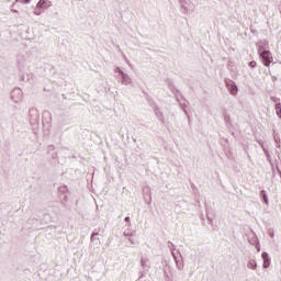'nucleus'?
Listing matches in <instances>:
<instances>
[{"label":"nucleus","instance_id":"f3484780","mask_svg":"<svg viewBox=\"0 0 281 281\" xmlns=\"http://www.w3.org/2000/svg\"><path fill=\"white\" fill-rule=\"evenodd\" d=\"M274 142H276L277 144H280V137L274 136Z\"/></svg>","mask_w":281,"mask_h":281},{"label":"nucleus","instance_id":"f257e3e1","mask_svg":"<svg viewBox=\"0 0 281 281\" xmlns=\"http://www.w3.org/2000/svg\"><path fill=\"white\" fill-rule=\"evenodd\" d=\"M259 58H261L262 65L265 67H270L271 63H273V55L269 50H262V47L258 48Z\"/></svg>","mask_w":281,"mask_h":281},{"label":"nucleus","instance_id":"20e7f679","mask_svg":"<svg viewBox=\"0 0 281 281\" xmlns=\"http://www.w3.org/2000/svg\"><path fill=\"white\" fill-rule=\"evenodd\" d=\"M226 87L228 89V91L231 92L232 95H237L238 94V87L236 86V83L234 81H228L226 83Z\"/></svg>","mask_w":281,"mask_h":281},{"label":"nucleus","instance_id":"7ed1b4c3","mask_svg":"<svg viewBox=\"0 0 281 281\" xmlns=\"http://www.w3.org/2000/svg\"><path fill=\"white\" fill-rule=\"evenodd\" d=\"M121 78H122V85H124L125 87H128V85H133V78H131V76H128V74L126 72H121Z\"/></svg>","mask_w":281,"mask_h":281},{"label":"nucleus","instance_id":"4468645a","mask_svg":"<svg viewBox=\"0 0 281 281\" xmlns=\"http://www.w3.org/2000/svg\"><path fill=\"white\" fill-rule=\"evenodd\" d=\"M15 3H30V0H15Z\"/></svg>","mask_w":281,"mask_h":281},{"label":"nucleus","instance_id":"2eb2a0df","mask_svg":"<svg viewBox=\"0 0 281 281\" xmlns=\"http://www.w3.org/2000/svg\"><path fill=\"white\" fill-rule=\"evenodd\" d=\"M33 14H35V16H41L42 12L38 11L37 9H35V11L33 12Z\"/></svg>","mask_w":281,"mask_h":281},{"label":"nucleus","instance_id":"6ab92c4d","mask_svg":"<svg viewBox=\"0 0 281 281\" xmlns=\"http://www.w3.org/2000/svg\"><path fill=\"white\" fill-rule=\"evenodd\" d=\"M95 236H98V233H93L91 236V240H93V238H95Z\"/></svg>","mask_w":281,"mask_h":281},{"label":"nucleus","instance_id":"9d476101","mask_svg":"<svg viewBox=\"0 0 281 281\" xmlns=\"http://www.w3.org/2000/svg\"><path fill=\"white\" fill-rule=\"evenodd\" d=\"M261 195H262V199H263L266 205H269V196L267 195V191L262 190Z\"/></svg>","mask_w":281,"mask_h":281},{"label":"nucleus","instance_id":"aec40b11","mask_svg":"<svg viewBox=\"0 0 281 281\" xmlns=\"http://www.w3.org/2000/svg\"><path fill=\"white\" fill-rule=\"evenodd\" d=\"M125 221L128 223V221H131V217L126 216Z\"/></svg>","mask_w":281,"mask_h":281},{"label":"nucleus","instance_id":"f03ea898","mask_svg":"<svg viewBox=\"0 0 281 281\" xmlns=\"http://www.w3.org/2000/svg\"><path fill=\"white\" fill-rule=\"evenodd\" d=\"M11 100L15 102V104L23 102V90H21L20 88H15L11 92Z\"/></svg>","mask_w":281,"mask_h":281},{"label":"nucleus","instance_id":"412c9836","mask_svg":"<svg viewBox=\"0 0 281 281\" xmlns=\"http://www.w3.org/2000/svg\"><path fill=\"white\" fill-rule=\"evenodd\" d=\"M124 236H131V233H126V232H125V233H124Z\"/></svg>","mask_w":281,"mask_h":281},{"label":"nucleus","instance_id":"39448f33","mask_svg":"<svg viewBox=\"0 0 281 281\" xmlns=\"http://www.w3.org/2000/svg\"><path fill=\"white\" fill-rule=\"evenodd\" d=\"M261 258L263 260V263H262L263 269H269V267H271V259L269 258V254L262 252Z\"/></svg>","mask_w":281,"mask_h":281},{"label":"nucleus","instance_id":"ddd939ff","mask_svg":"<svg viewBox=\"0 0 281 281\" xmlns=\"http://www.w3.org/2000/svg\"><path fill=\"white\" fill-rule=\"evenodd\" d=\"M115 74H117L119 77L122 78V74H124V71H123L122 69H120V68H116V69H115Z\"/></svg>","mask_w":281,"mask_h":281},{"label":"nucleus","instance_id":"9b49d317","mask_svg":"<svg viewBox=\"0 0 281 281\" xmlns=\"http://www.w3.org/2000/svg\"><path fill=\"white\" fill-rule=\"evenodd\" d=\"M274 109H276V113H277L278 117H280V120H281V104L276 103Z\"/></svg>","mask_w":281,"mask_h":281},{"label":"nucleus","instance_id":"f8f14e48","mask_svg":"<svg viewBox=\"0 0 281 281\" xmlns=\"http://www.w3.org/2000/svg\"><path fill=\"white\" fill-rule=\"evenodd\" d=\"M224 122H226L227 124H232V117H229L228 114H224Z\"/></svg>","mask_w":281,"mask_h":281},{"label":"nucleus","instance_id":"4be33fe9","mask_svg":"<svg viewBox=\"0 0 281 281\" xmlns=\"http://www.w3.org/2000/svg\"><path fill=\"white\" fill-rule=\"evenodd\" d=\"M257 251H260V247L257 248Z\"/></svg>","mask_w":281,"mask_h":281},{"label":"nucleus","instance_id":"0eeeda50","mask_svg":"<svg viewBox=\"0 0 281 281\" xmlns=\"http://www.w3.org/2000/svg\"><path fill=\"white\" fill-rule=\"evenodd\" d=\"M172 256H173V260L176 262V267L178 271H183V267H184L183 259L182 258L179 259V257H177L175 254H172Z\"/></svg>","mask_w":281,"mask_h":281},{"label":"nucleus","instance_id":"a211bd4d","mask_svg":"<svg viewBox=\"0 0 281 281\" xmlns=\"http://www.w3.org/2000/svg\"><path fill=\"white\" fill-rule=\"evenodd\" d=\"M11 12H13L14 14H19V11L15 9H11Z\"/></svg>","mask_w":281,"mask_h":281},{"label":"nucleus","instance_id":"1a4fd4ad","mask_svg":"<svg viewBox=\"0 0 281 281\" xmlns=\"http://www.w3.org/2000/svg\"><path fill=\"white\" fill-rule=\"evenodd\" d=\"M140 265L143 269H150V261L148 259H142Z\"/></svg>","mask_w":281,"mask_h":281},{"label":"nucleus","instance_id":"dca6fc26","mask_svg":"<svg viewBox=\"0 0 281 281\" xmlns=\"http://www.w3.org/2000/svg\"><path fill=\"white\" fill-rule=\"evenodd\" d=\"M249 67H252V68L256 67V61H250Z\"/></svg>","mask_w":281,"mask_h":281},{"label":"nucleus","instance_id":"6e6552de","mask_svg":"<svg viewBox=\"0 0 281 281\" xmlns=\"http://www.w3.org/2000/svg\"><path fill=\"white\" fill-rule=\"evenodd\" d=\"M247 267L249 269H251L252 271H256V269H258V262L255 261V259H250L248 262H247Z\"/></svg>","mask_w":281,"mask_h":281},{"label":"nucleus","instance_id":"423d86ee","mask_svg":"<svg viewBox=\"0 0 281 281\" xmlns=\"http://www.w3.org/2000/svg\"><path fill=\"white\" fill-rule=\"evenodd\" d=\"M36 8H40L41 10H47V8H52V1H49V0H40L37 2Z\"/></svg>","mask_w":281,"mask_h":281}]
</instances>
